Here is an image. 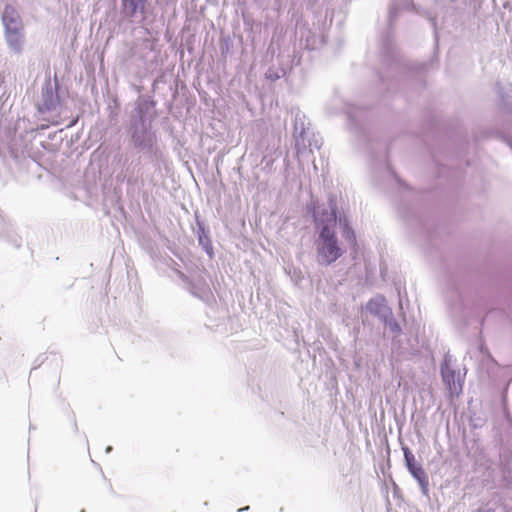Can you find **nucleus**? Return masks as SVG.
Masks as SVG:
<instances>
[{
	"mask_svg": "<svg viewBox=\"0 0 512 512\" xmlns=\"http://www.w3.org/2000/svg\"><path fill=\"white\" fill-rule=\"evenodd\" d=\"M313 217L319 229V236L316 241L319 262L330 265L343 254L335 232L337 223V207L335 202L330 201L329 207L318 206L314 210Z\"/></svg>",
	"mask_w": 512,
	"mask_h": 512,
	"instance_id": "obj_1",
	"label": "nucleus"
},
{
	"mask_svg": "<svg viewBox=\"0 0 512 512\" xmlns=\"http://www.w3.org/2000/svg\"><path fill=\"white\" fill-rule=\"evenodd\" d=\"M465 375L466 369L463 365L457 363L451 355L445 357L441 365V377L451 400L461 395Z\"/></svg>",
	"mask_w": 512,
	"mask_h": 512,
	"instance_id": "obj_2",
	"label": "nucleus"
},
{
	"mask_svg": "<svg viewBox=\"0 0 512 512\" xmlns=\"http://www.w3.org/2000/svg\"><path fill=\"white\" fill-rule=\"evenodd\" d=\"M404 458L406 462V466L412 476L419 482L422 488L427 489L429 484L428 476L422 466L418 464L415 460L414 455L410 451L409 448H403Z\"/></svg>",
	"mask_w": 512,
	"mask_h": 512,
	"instance_id": "obj_3",
	"label": "nucleus"
},
{
	"mask_svg": "<svg viewBox=\"0 0 512 512\" xmlns=\"http://www.w3.org/2000/svg\"><path fill=\"white\" fill-rule=\"evenodd\" d=\"M5 33L23 31L20 15L12 7H6L2 16Z\"/></svg>",
	"mask_w": 512,
	"mask_h": 512,
	"instance_id": "obj_4",
	"label": "nucleus"
},
{
	"mask_svg": "<svg viewBox=\"0 0 512 512\" xmlns=\"http://www.w3.org/2000/svg\"><path fill=\"white\" fill-rule=\"evenodd\" d=\"M147 0H122L123 11L128 16H134L136 13H143Z\"/></svg>",
	"mask_w": 512,
	"mask_h": 512,
	"instance_id": "obj_5",
	"label": "nucleus"
},
{
	"mask_svg": "<svg viewBox=\"0 0 512 512\" xmlns=\"http://www.w3.org/2000/svg\"><path fill=\"white\" fill-rule=\"evenodd\" d=\"M5 39L12 50L17 53L22 51L23 31L5 33Z\"/></svg>",
	"mask_w": 512,
	"mask_h": 512,
	"instance_id": "obj_6",
	"label": "nucleus"
},
{
	"mask_svg": "<svg viewBox=\"0 0 512 512\" xmlns=\"http://www.w3.org/2000/svg\"><path fill=\"white\" fill-rule=\"evenodd\" d=\"M344 236L353 246L357 245L356 236H355V233H354V231H353V229L351 227H349V226L345 227V229H344Z\"/></svg>",
	"mask_w": 512,
	"mask_h": 512,
	"instance_id": "obj_7",
	"label": "nucleus"
},
{
	"mask_svg": "<svg viewBox=\"0 0 512 512\" xmlns=\"http://www.w3.org/2000/svg\"><path fill=\"white\" fill-rule=\"evenodd\" d=\"M44 106H45V108H46L47 110H51V109H53V104H52V102H49V103H48V102H45V103H44Z\"/></svg>",
	"mask_w": 512,
	"mask_h": 512,
	"instance_id": "obj_8",
	"label": "nucleus"
},
{
	"mask_svg": "<svg viewBox=\"0 0 512 512\" xmlns=\"http://www.w3.org/2000/svg\"><path fill=\"white\" fill-rule=\"evenodd\" d=\"M477 512H494V510L493 509H487V510L479 509Z\"/></svg>",
	"mask_w": 512,
	"mask_h": 512,
	"instance_id": "obj_9",
	"label": "nucleus"
}]
</instances>
